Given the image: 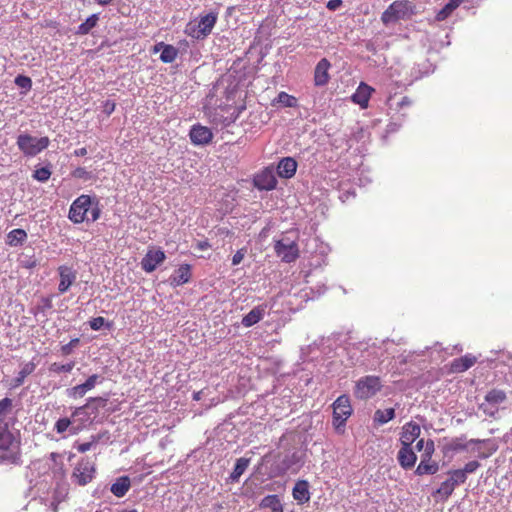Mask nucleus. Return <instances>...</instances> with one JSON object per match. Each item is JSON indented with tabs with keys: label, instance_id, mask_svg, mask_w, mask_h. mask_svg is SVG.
I'll use <instances>...</instances> for the list:
<instances>
[{
	"label": "nucleus",
	"instance_id": "f257e3e1",
	"mask_svg": "<svg viewBox=\"0 0 512 512\" xmlns=\"http://www.w3.org/2000/svg\"><path fill=\"white\" fill-rule=\"evenodd\" d=\"M218 20L217 12H209L200 16L198 21H190L185 27V33L196 40L205 39L211 34Z\"/></svg>",
	"mask_w": 512,
	"mask_h": 512
},
{
	"label": "nucleus",
	"instance_id": "f03ea898",
	"mask_svg": "<svg viewBox=\"0 0 512 512\" xmlns=\"http://www.w3.org/2000/svg\"><path fill=\"white\" fill-rule=\"evenodd\" d=\"M16 144L24 156L34 157L49 146L50 140L47 136L36 138L30 134L23 133L18 135Z\"/></svg>",
	"mask_w": 512,
	"mask_h": 512
},
{
	"label": "nucleus",
	"instance_id": "7ed1b4c3",
	"mask_svg": "<svg viewBox=\"0 0 512 512\" xmlns=\"http://www.w3.org/2000/svg\"><path fill=\"white\" fill-rule=\"evenodd\" d=\"M333 407V426L337 432H343L346 421L351 416L353 409L350 399L347 395L339 396L334 403Z\"/></svg>",
	"mask_w": 512,
	"mask_h": 512
},
{
	"label": "nucleus",
	"instance_id": "20e7f679",
	"mask_svg": "<svg viewBox=\"0 0 512 512\" xmlns=\"http://www.w3.org/2000/svg\"><path fill=\"white\" fill-rule=\"evenodd\" d=\"M381 388L382 382L380 377L368 375L356 382L354 394L358 399L366 400L375 396Z\"/></svg>",
	"mask_w": 512,
	"mask_h": 512
},
{
	"label": "nucleus",
	"instance_id": "39448f33",
	"mask_svg": "<svg viewBox=\"0 0 512 512\" xmlns=\"http://www.w3.org/2000/svg\"><path fill=\"white\" fill-rule=\"evenodd\" d=\"M435 452V443L432 439H427V446L425 452H422L420 456V463L418 464L415 474L418 476L422 475H433L439 470V465L436 461L432 460Z\"/></svg>",
	"mask_w": 512,
	"mask_h": 512
},
{
	"label": "nucleus",
	"instance_id": "423d86ee",
	"mask_svg": "<svg viewBox=\"0 0 512 512\" xmlns=\"http://www.w3.org/2000/svg\"><path fill=\"white\" fill-rule=\"evenodd\" d=\"M92 205V198L89 195L82 194L77 197L71 204L68 218L74 224L83 223L88 220L87 213Z\"/></svg>",
	"mask_w": 512,
	"mask_h": 512
},
{
	"label": "nucleus",
	"instance_id": "0eeeda50",
	"mask_svg": "<svg viewBox=\"0 0 512 512\" xmlns=\"http://www.w3.org/2000/svg\"><path fill=\"white\" fill-rule=\"evenodd\" d=\"M95 473V464L89 459L82 458L73 469L71 477L79 486H85L93 480Z\"/></svg>",
	"mask_w": 512,
	"mask_h": 512
},
{
	"label": "nucleus",
	"instance_id": "6e6552de",
	"mask_svg": "<svg viewBox=\"0 0 512 512\" xmlns=\"http://www.w3.org/2000/svg\"><path fill=\"white\" fill-rule=\"evenodd\" d=\"M411 13V3L407 0L394 1L389 7L382 13L381 20L384 24L396 22L401 19H405Z\"/></svg>",
	"mask_w": 512,
	"mask_h": 512
},
{
	"label": "nucleus",
	"instance_id": "1a4fd4ad",
	"mask_svg": "<svg viewBox=\"0 0 512 512\" xmlns=\"http://www.w3.org/2000/svg\"><path fill=\"white\" fill-rule=\"evenodd\" d=\"M274 250L283 262L291 263L299 257V247L295 241L281 239L275 242Z\"/></svg>",
	"mask_w": 512,
	"mask_h": 512
},
{
	"label": "nucleus",
	"instance_id": "9d476101",
	"mask_svg": "<svg viewBox=\"0 0 512 512\" xmlns=\"http://www.w3.org/2000/svg\"><path fill=\"white\" fill-rule=\"evenodd\" d=\"M166 259V255L160 248H149L147 253L141 260V268L147 272H153L158 265L162 264Z\"/></svg>",
	"mask_w": 512,
	"mask_h": 512
},
{
	"label": "nucleus",
	"instance_id": "9b49d317",
	"mask_svg": "<svg viewBox=\"0 0 512 512\" xmlns=\"http://www.w3.org/2000/svg\"><path fill=\"white\" fill-rule=\"evenodd\" d=\"M253 183L259 190H273L277 185L274 170L270 167L264 168L255 175Z\"/></svg>",
	"mask_w": 512,
	"mask_h": 512
},
{
	"label": "nucleus",
	"instance_id": "f8f14e48",
	"mask_svg": "<svg viewBox=\"0 0 512 512\" xmlns=\"http://www.w3.org/2000/svg\"><path fill=\"white\" fill-rule=\"evenodd\" d=\"M58 273L60 277L58 290L61 294H63L67 292L76 281L77 273L72 267L66 265L59 266Z\"/></svg>",
	"mask_w": 512,
	"mask_h": 512
},
{
	"label": "nucleus",
	"instance_id": "ddd939ff",
	"mask_svg": "<svg viewBox=\"0 0 512 512\" xmlns=\"http://www.w3.org/2000/svg\"><path fill=\"white\" fill-rule=\"evenodd\" d=\"M421 428L420 426L410 421L406 423L402 427V431L400 433V443L403 446H412V444L417 440V438L420 436Z\"/></svg>",
	"mask_w": 512,
	"mask_h": 512
},
{
	"label": "nucleus",
	"instance_id": "4468645a",
	"mask_svg": "<svg viewBox=\"0 0 512 512\" xmlns=\"http://www.w3.org/2000/svg\"><path fill=\"white\" fill-rule=\"evenodd\" d=\"M191 142L195 145L209 144L213 139L212 131L205 126L194 125L189 133Z\"/></svg>",
	"mask_w": 512,
	"mask_h": 512
},
{
	"label": "nucleus",
	"instance_id": "2eb2a0df",
	"mask_svg": "<svg viewBox=\"0 0 512 512\" xmlns=\"http://www.w3.org/2000/svg\"><path fill=\"white\" fill-rule=\"evenodd\" d=\"M374 88L368 84L361 82L356 89L355 93L351 96L353 103L358 104L362 109H366L369 105Z\"/></svg>",
	"mask_w": 512,
	"mask_h": 512
},
{
	"label": "nucleus",
	"instance_id": "dca6fc26",
	"mask_svg": "<svg viewBox=\"0 0 512 512\" xmlns=\"http://www.w3.org/2000/svg\"><path fill=\"white\" fill-rule=\"evenodd\" d=\"M397 461L399 465L405 470L413 468L417 461V455L414 452L412 446L401 445V448L397 453Z\"/></svg>",
	"mask_w": 512,
	"mask_h": 512
},
{
	"label": "nucleus",
	"instance_id": "f3484780",
	"mask_svg": "<svg viewBox=\"0 0 512 512\" xmlns=\"http://www.w3.org/2000/svg\"><path fill=\"white\" fill-rule=\"evenodd\" d=\"M330 62L326 58H322L316 65L314 70V84L316 86H325L329 80Z\"/></svg>",
	"mask_w": 512,
	"mask_h": 512
},
{
	"label": "nucleus",
	"instance_id": "a211bd4d",
	"mask_svg": "<svg viewBox=\"0 0 512 512\" xmlns=\"http://www.w3.org/2000/svg\"><path fill=\"white\" fill-rule=\"evenodd\" d=\"M191 277V266L189 264H182L174 271L169 280L172 286L177 287L188 283Z\"/></svg>",
	"mask_w": 512,
	"mask_h": 512
},
{
	"label": "nucleus",
	"instance_id": "6ab92c4d",
	"mask_svg": "<svg viewBox=\"0 0 512 512\" xmlns=\"http://www.w3.org/2000/svg\"><path fill=\"white\" fill-rule=\"evenodd\" d=\"M477 361V358L472 354H466L462 357L456 358L451 362L450 368L453 373H462L471 368Z\"/></svg>",
	"mask_w": 512,
	"mask_h": 512
},
{
	"label": "nucleus",
	"instance_id": "aec40b11",
	"mask_svg": "<svg viewBox=\"0 0 512 512\" xmlns=\"http://www.w3.org/2000/svg\"><path fill=\"white\" fill-rule=\"evenodd\" d=\"M266 308L265 304L254 307L242 318V325L248 328L260 322L266 313Z\"/></svg>",
	"mask_w": 512,
	"mask_h": 512
},
{
	"label": "nucleus",
	"instance_id": "412c9836",
	"mask_svg": "<svg viewBox=\"0 0 512 512\" xmlns=\"http://www.w3.org/2000/svg\"><path fill=\"white\" fill-rule=\"evenodd\" d=\"M297 170V162L292 157L283 158L277 167L278 175L281 178H292Z\"/></svg>",
	"mask_w": 512,
	"mask_h": 512
},
{
	"label": "nucleus",
	"instance_id": "4be33fe9",
	"mask_svg": "<svg viewBox=\"0 0 512 512\" xmlns=\"http://www.w3.org/2000/svg\"><path fill=\"white\" fill-rule=\"evenodd\" d=\"M486 440H479V439H471L469 441L465 440L464 436L457 437L451 440L446 446V451L451 452H457V451H463L467 450L469 444H478V443H484Z\"/></svg>",
	"mask_w": 512,
	"mask_h": 512
},
{
	"label": "nucleus",
	"instance_id": "5701e85b",
	"mask_svg": "<svg viewBox=\"0 0 512 512\" xmlns=\"http://www.w3.org/2000/svg\"><path fill=\"white\" fill-rule=\"evenodd\" d=\"M293 498L299 503H306L310 500L309 484L306 480L296 482L293 491Z\"/></svg>",
	"mask_w": 512,
	"mask_h": 512
},
{
	"label": "nucleus",
	"instance_id": "b1692460",
	"mask_svg": "<svg viewBox=\"0 0 512 512\" xmlns=\"http://www.w3.org/2000/svg\"><path fill=\"white\" fill-rule=\"evenodd\" d=\"M259 509H269L270 512H284V507L277 495H267L259 503Z\"/></svg>",
	"mask_w": 512,
	"mask_h": 512
},
{
	"label": "nucleus",
	"instance_id": "393cba45",
	"mask_svg": "<svg viewBox=\"0 0 512 512\" xmlns=\"http://www.w3.org/2000/svg\"><path fill=\"white\" fill-rule=\"evenodd\" d=\"M160 48H162L160 60L163 63H172L175 61L178 55V50L174 46L161 42L154 46V51L157 52Z\"/></svg>",
	"mask_w": 512,
	"mask_h": 512
},
{
	"label": "nucleus",
	"instance_id": "a878e982",
	"mask_svg": "<svg viewBox=\"0 0 512 512\" xmlns=\"http://www.w3.org/2000/svg\"><path fill=\"white\" fill-rule=\"evenodd\" d=\"M131 487V481L128 476H121L111 485L110 491L118 498L125 496Z\"/></svg>",
	"mask_w": 512,
	"mask_h": 512
},
{
	"label": "nucleus",
	"instance_id": "bb28decb",
	"mask_svg": "<svg viewBox=\"0 0 512 512\" xmlns=\"http://www.w3.org/2000/svg\"><path fill=\"white\" fill-rule=\"evenodd\" d=\"M15 437L11 431H9L7 424L0 431V451H10L15 446ZM18 448V445H16Z\"/></svg>",
	"mask_w": 512,
	"mask_h": 512
},
{
	"label": "nucleus",
	"instance_id": "cd10ccee",
	"mask_svg": "<svg viewBox=\"0 0 512 512\" xmlns=\"http://www.w3.org/2000/svg\"><path fill=\"white\" fill-rule=\"evenodd\" d=\"M36 368V364L34 362H28L23 365L21 370L18 372V375L13 380V387H19L24 383V380L27 376L32 374Z\"/></svg>",
	"mask_w": 512,
	"mask_h": 512
},
{
	"label": "nucleus",
	"instance_id": "c85d7f7f",
	"mask_svg": "<svg viewBox=\"0 0 512 512\" xmlns=\"http://www.w3.org/2000/svg\"><path fill=\"white\" fill-rule=\"evenodd\" d=\"M26 239V231L20 228H16L8 233L7 244L10 246H17L19 244H22Z\"/></svg>",
	"mask_w": 512,
	"mask_h": 512
},
{
	"label": "nucleus",
	"instance_id": "c756f323",
	"mask_svg": "<svg viewBox=\"0 0 512 512\" xmlns=\"http://www.w3.org/2000/svg\"><path fill=\"white\" fill-rule=\"evenodd\" d=\"M98 20V14H92L86 19L85 22L78 26L76 34L87 35L94 27H96Z\"/></svg>",
	"mask_w": 512,
	"mask_h": 512
},
{
	"label": "nucleus",
	"instance_id": "7c9ffc66",
	"mask_svg": "<svg viewBox=\"0 0 512 512\" xmlns=\"http://www.w3.org/2000/svg\"><path fill=\"white\" fill-rule=\"evenodd\" d=\"M276 103L282 105L283 107L292 108L297 106V98L282 91L273 100V105H275Z\"/></svg>",
	"mask_w": 512,
	"mask_h": 512
},
{
	"label": "nucleus",
	"instance_id": "2f4dec72",
	"mask_svg": "<svg viewBox=\"0 0 512 512\" xmlns=\"http://www.w3.org/2000/svg\"><path fill=\"white\" fill-rule=\"evenodd\" d=\"M395 417V410L393 408H388L385 410H376L374 413V421L378 424H385Z\"/></svg>",
	"mask_w": 512,
	"mask_h": 512
},
{
	"label": "nucleus",
	"instance_id": "473e14b6",
	"mask_svg": "<svg viewBox=\"0 0 512 512\" xmlns=\"http://www.w3.org/2000/svg\"><path fill=\"white\" fill-rule=\"evenodd\" d=\"M13 407L12 399L5 397L0 400V428L5 426V420L7 415L11 412Z\"/></svg>",
	"mask_w": 512,
	"mask_h": 512
},
{
	"label": "nucleus",
	"instance_id": "72a5a7b5",
	"mask_svg": "<svg viewBox=\"0 0 512 512\" xmlns=\"http://www.w3.org/2000/svg\"><path fill=\"white\" fill-rule=\"evenodd\" d=\"M505 399H506L505 392L502 390H498V389H492L485 396V400L489 404H492V405L501 404L502 402L505 401Z\"/></svg>",
	"mask_w": 512,
	"mask_h": 512
},
{
	"label": "nucleus",
	"instance_id": "f704fd0d",
	"mask_svg": "<svg viewBox=\"0 0 512 512\" xmlns=\"http://www.w3.org/2000/svg\"><path fill=\"white\" fill-rule=\"evenodd\" d=\"M250 460L247 458H239L236 461L233 472L231 473V478L233 480H238L239 477L244 473V471L249 466Z\"/></svg>",
	"mask_w": 512,
	"mask_h": 512
},
{
	"label": "nucleus",
	"instance_id": "c9c22d12",
	"mask_svg": "<svg viewBox=\"0 0 512 512\" xmlns=\"http://www.w3.org/2000/svg\"><path fill=\"white\" fill-rule=\"evenodd\" d=\"M74 366H75L74 361H70L66 364H59V363L55 362L49 366V371L56 373V374L69 373L73 370Z\"/></svg>",
	"mask_w": 512,
	"mask_h": 512
},
{
	"label": "nucleus",
	"instance_id": "e433bc0d",
	"mask_svg": "<svg viewBox=\"0 0 512 512\" xmlns=\"http://www.w3.org/2000/svg\"><path fill=\"white\" fill-rule=\"evenodd\" d=\"M455 489L454 483L449 479L445 480L441 483L440 487L437 489L436 493L440 494L443 499H448Z\"/></svg>",
	"mask_w": 512,
	"mask_h": 512
},
{
	"label": "nucleus",
	"instance_id": "4c0bfd02",
	"mask_svg": "<svg viewBox=\"0 0 512 512\" xmlns=\"http://www.w3.org/2000/svg\"><path fill=\"white\" fill-rule=\"evenodd\" d=\"M448 474L450 475L449 480L454 483L455 487L466 482L467 475L462 469L451 470Z\"/></svg>",
	"mask_w": 512,
	"mask_h": 512
},
{
	"label": "nucleus",
	"instance_id": "58836bf2",
	"mask_svg": "<svg viewBox=\"0 0 512 512\" xmlns=\"http://www.w3.org/2000/svg\"><path fill=\"white\" fill-rule=\"evenodd\" d=\"M51 170L48 167H40L33 172V178L39 182H46L51 177Z\"/></svg>",
	"mask_w": 512,
	"mask_h": 512
},
{
	"label": "nucleus",
	"instance_id": "ea45409f",
	"mask_svg": "<svg viewBox=\"0 0 512 512\" xmlns=\"http://www.w3.org/2000/svg\"><path fill=\"white\" fill-rule=\"evenodd\" d=\"M73 178L81 180H90L92 175L91 172L87 171L84 167H77L71 172Z\"/></svg>",
	"mask_w": 512,
	"mask_h": 512
},
{
	"label": "nucleus",
	"instance_id": "a19ab883",
	"mask_svg": "<svg viewBox=\"0 0 512 512\" xmlns=\"http://www.w3.org/2000/svg\"><path fill=\"white\" fill-rule=\"evenodd\" d=\"M71 425V420L68 418H60L55 423V430L58 434H63Z\"/></svg>",
	"mask_w": 512,
	"mask_h": 512
},
{
	"label": "nucleus",
	"instance_id": "79ce46f5",
	"mask_svg": "<svg viewBox=\"0 0 512 512\" xmlns=\"http://www.w3.org/2000/svg\"><path fill=\"white\" fill-rule=\"evenodd\" d=\"M86 393L87 391L82 384L72 387L68 392L69 396L72 398H82Z\"/></svg>",
	"mask_w": 512,
	"mask_h": 512
},
{
	"label": "nucleus",
	"instance_id": "37998d69",
	"mask_svg": "<svg viewBox=\"0 0 512 512\" xmlns=\"http://www.w3.org/2000/svg\"><path fill=\"white\" fill-rule=\"evenodd\" d=\"M98 379H99V375L93 374V375L89 376L87 378V380L84 383H82V385L85 388V390L88 392L96 386Z\"/></svg>",
	"mask_w": 512,
	"mask_h": 512
},
{
	"label": "nucleus",
	"instance_id": "c03bdc74",
	"mask_svg": "<svg viewBox=\"0 0 512 512\" xmlns=\"http://www.w3.org/2000/svg\"><path fill=\"white\" fill-rule=\"evenodd\" d=\"M79 343L78 338L72 339L68 344H65L61 347V353L64 356H68L72 353L73 347H75Z\"/></svg>",
	"mask_w": 512,
	"mask_h": 512
},
{
	"label": "nucleus",
	"instance_id": "a18cd8bd",
	"mask_svg": "<svg viewBox=\"0 0 512 512\" xmlns=\"http://www.w3.org/2000/svg\"><path fill=\"white\" fill-rule=\"evenodd\" d=\"M15 83L19 87L25 88V89L31 88V85H32L31 79L29 77L22 76V75H19V76L16 77Z\"/></svg>",
	"mask_w": 512,
	"mask_h": 512
},
{
	"label": "nucleus",
	"instance_id": "49530a36",
	"mask_svg": "<svg viewBox=\"0 0 512 512\" xmlns=\"http://www.w3.org/2000/svg\"><path fill=\"white\" fill-rule=\"evenodd\" d=\"M89 324L92 330H100L105 324V318L102 316L95 317L90 320Z\"/></svg>",
	"mask_w": 512,
	"mask_h": 512
},
{
	"label": "nucleus",
	"instance_id": "de8ad7c7",
	"mask_svg": "<svg viewBox=\"0 0 512 512\" xmlns=\"http://www.w3.org/2000/svg\"><path fill=\"white\" fill-rule=\"evenodd\" d=\"M61 458H62V457H61V455H60V454H58V453H56V452H52V453L50 454V459H51V460H52L56 465H58V459H61ZM58 473L60 474V476H61V477H64V475H65L64 464H63V462H62V461L59 463Z\"/></svg>",
	"mask_w": 512,
	"mask_h": 512
},
{
	"label": "nucleus",
	"instance_id": "09e8293b",
	"mask_svg": "<svg viewBox=\"0 0 512 512\" xmlns=\"http://www.w3.org/2000/svg\"><path fill=\"white\" fill-rule=\"evenodd\" d=\"M453 12L452 8L446 4L437 14L436 19L438 21L445 20Z\"/></svg>",
	"mask_w": 512,
	"mask_h": 512
},
{
	"label": "nucleus",
	"instance_id": "8fccbe9b",
	"mask_svg": "<svg viewBox=\"0 0 512 512\" xmlns=\"http://www.w3.org/2000/svg\"><path fill=\"white\" fill-rule=\"evenodd\" d=\"M479 467H480V463L476 460H473V461L466 463L462 470L465 471V474L467 475V474L474 473Z\"/></svg>",
	"mask_w": 512,
	"mask_h": 512
},
{
	"label": "nucleus",
	"instance_id": "3c124183",
	"mask_svg": "<svg viewBox=\"0 0 512 512\" xmlns=\"http://www.w3.org/2000/svg\"><path fill=\"white\" fill-rule=\"evenodd\" d=\"M244 256H245L244 249H240V250L236 251V253L232 257V264L233 265L240 264L242 262V260L244 259Z\"/></svg>",
	"mask_w": 512,
	"mask_h": 512
},
{
	"label": "nucleus",
	"instance_id": "603ef678",
	"mask_svg": "<svg viewBox=\"0 0 512 512\" xmlns=\"http://www.w3.org/2000/svg\"><path fill=\"white\" fill-rule=\"evenodd\" d=\"M115 107H116L115 102L110 101V100H107V101L104 103V112H105L107 115H110V114H112V113L114 112Z\"/></svg>",
	"mask_w": 512,
	"mask_h": 512
},
{
	"label": "nucleus",
	"instance_id": "864d4df0",
	"mask_svg": "<svg viewBox=\"0 0 512 512\" xmlns=\"http://www.w3.org/2000/svg\"><path fill=\"white\" fill-rule=\"evenodd\" d=\"M341 5H342V0H330V1H328L326 7L329 10L334 11V10L338 9Z\"/></svg>",
	"mask_w": 512,
	"mask_h": 512
},
{
	"label": "nucleus",
	"instance_id": "5fc2aeb1",
	"mask_svg": "<svg viewBox=\"0 0 512 512\" xmlns=\"http://www.w3.org/2000/svg\"><path fill=\"white\" fill-rule=\"evenodd\" d=\"M412 104V100L408 96L402 97L401 101L397 104L398 109H402L404 107H409Z\"/></svg>",
	"mask_w": 512,
	"mask_h": 512
},
{
	"label": "nucleus",
	"instance_id": "6e6d98bb",
	"mask_svg": "<svg viewBox=\"0 0 512 512\" xmlns=\"http://www.w3.org/2000/svg\"><path fill=\"white\" fill-rule=\"evenodd\" d=\"M93 443L92 442H84V443H81L77 446V450L80 452V453H85L87 451H89L92 447Z\"/></svg>",
	"mask_w": 512,
	"mask_h": 512
},
{
	"label": "nucleus",
	"instance_id": "4d7b16f0",
	"mask_svg": "<svg viewBox=\"0 0 512 512\" xmlns=\"http://www.w3.org/2000/svg\"><path fill=\"white\" fill-rule=\"evenodd\" d=\"M100 208L98 207V203H96L95 207L91 208V220L94 222L99 219L100 217Z\"/></svg>",
	"mask_w": 512,
	"mask_h": 512
},
{
	"label": "nucleus",
	"instance_id": "13d9d810",
	"mask_svg": "<svg viewBox=\"0 0 512 512\" xmlns=\"http://www.w3.org/2000/svg\"><path fill=\"white\" fill-rule=\"evenodd\" d=\"M426 446H427V440H424L423 438L419 439L417 442H416V449L418 451H423L425 452V449H426Z\"/></svg>",
	"mask_w": 512,
	"mask_h": 512
},
{
	"label": "nucleus",
	"instance_id": "bf43d9fd",
	"mask_svg": "<svg viewBox=\"0 0 512 512\" xmlns=\"http://www.w3.org/2000/svg\"><path fill=\"white\" fill-rule=\"evenodd\" d=\"M196 246L199 250H207L211 247L208 241H199Z\"/></svg>",
	"mask_w": 512,
	"mask_h": 512
},
{
	"label": "nucleus",
	"instance_id": "052dcab7",
	"mask_svg": "<svg viewBox=\"0 0 512 512\" xmlns=\"http://www.w3.org/2000/svg\"><path fill=\"white\" fill-rule=\"evenodd\" d=\"M86 154H87V148L86 147H82V148L76 149L74 151V155L78 156V157H83Z\"/></svg>",
	"mask_w": 512,
	"mask_h": 512
},
{
	"label": "nucleus",
	"instance_id": "680f3d73",
	"mask_svg": "<svg viewBox=\"0 0 512 512\" xmlns=\"http://www.w3.org/2000/svg\"><path fill=\"white\" fill-rule=\"evenodd\" d=\"M462 0H450L447 4L452 8L454 11L459 5L461 4Z\"/></svg>",
	"mask_w": 512,
	"mask_h": 512
},
{
	"label": "nucleus",
	"instance_id": "e2e57ef3",
	"mask_svg": "<svg viewBox=\"0 0 512 512\" xmlns=\"http://www.w3.org/2000/svg\"><path fill=\"white\" fill-rule=\"evenodd\" d=\"M496 450H497V447L493 446L488 453H480L479 457L480 458H487V457L491 456L494 452H496Z\"/></svg>",
	"mask_w": 512,
	"mask_h": 512
},
{
	"label": "nucleus",
	"instance_id": "0e129e2a",
	"mask_svg": "<svg viewBox=\"0 0 512 512\" xmlns=\"http://www.w3.org/2000/svg\"><path fill=\"white\" fill-rule=\"evenodd\" d=\"M92 401L101 402V403H102V405L104 406L107 400H106V399H104V398H102V397H91V398L89 399V402H92Z\"/></svg>",
	"mask_w": 512,
	"mask_h": 512
},
{
	"label": "nucleus",
	"instance_id": "69168bd1",
	"mask_svg": "<svg viewBox=\"0 0 512 512\" xmlns=\"http://www.w3.org/2000/svg\"><path fill=\"white\" fill-rule=\"evenodd\" d=\"M101 6L109 5L113 0H95Z\"/></svg>",
	"mask_w": 512,
	"mask_h": 512
},
{
	"label": "nucleus",
	"instance_id": "338daca9",
	"mask_svg": "<svg viewBox=\"0 0 512 512\" xmlns=\"http://www.w3.org/2000/svg\"><path fill=\"white\" fill-rule=\"evenodd\" d=\"M9 460H11L12 462H15L16 460L19 459V453H12L9 457H8Z\"/></svg>",
	"mask_w": 512,
	"mask_h": 512
},
{
	"label": "nucleus",
	"instance_id": "774afa93",
	"mask_svg": "<svg viewBox=\"0 0 512 512\" xmlns=\"http://www.w3.org/2000/svg\"><path fill=\"white\" fill-rule=\"evenodd\" d=\"M86 406H82V407H78L75 409V411L73 412L72 416L75 417L78 415V413L83 410Z\"/></svg>",
	"mask_w": 512,
	"mask_h": 512
}]
</instances>
